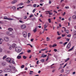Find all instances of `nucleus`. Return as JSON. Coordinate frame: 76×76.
I'll use <instances>...</instances> for the list:
<instances>
[{
  "label": "nucleus",
  "mask_w": 76,
  "mask_h": 76,
  "mask_svg": "<svg viewBox=\"0 0 76 76\" xmlns=\"http://www.w3.org/2000/svg\"><path fill=\"white\" fill-rule=\"evenodd\" d=\"M22 48L20 47H17L15 48V51H16L17 53H20L22 51Z\"/></svg>",
  "instance_id": "obj_1"
},
{
  "label": "nucleus",
  "mask_w": 76,
  "mask_h": 76,
  "mask_svg": "<svg viewBox=\"0 0 76 76\" xmlns=\"http://www.w3.org/2000/svg\"><path fill=\"white\" fill-rule=\"evenodd\" d=\"M71 46V43L70 42H69L66 46V48H67V49H69V48H70Z\"/></svg>",
  "instance_id": "obj_4"
},
{
  "label": "nucleus",
  "mask_w": 76,
  "mask_h": 76,
  "mask_svg": "<svg viewBox=\"0 0 76 76\" xmlns=\"http://www.w3.org/2000/svg\"><path fill=\"white\" fill-rule=\"evenodd\" d=\"M45 12H46V14L47 15H48V13L49 14V13L50 12V11H46Z\"/></svg>",
  "instance_id": "obj_13"
},
{
  "label": "nucleus",
  "mask_w": 76,
  "mask_h": 76,
  "mask_svg": "<svg viewBox=\"0 0 76 76\" xmlns=\"http://www.w3.org/2000/svg\"><path fill=\"white\" fill-rule=\"evenodd\" d=\"M67 44V42H65L64 44V46H65V45H66V44Z\"/></svg>",
  "instance_id": "obj_30"
},
{
  "label": "nucleus",
  "mask_w": 76,
  "mask_h": 76,
  "mask_svg": "<svg viewBox=\"0 0 76 76\" xmlns=\"http://www.w3.org/2000/svg\"><path fill=\"white\" fill-rule=\"evenodd\" d=\"M3 72V71L2 70H0V73H1Z\"/></svg>",
  "instance_id": "obj_62"
},
{
  "label": "nucleus",
  "mask_w": 76,
  "mask_h": 76,
  "mask_svg": "<svg viewBox=\"0 0 76 76\" xmlns=\"http://www.w3.org/2000/svg\"><path fill=\"white\" fill-rule=\"evenodd\" d=\"M32 19L33 20H35V18H32Z\"/></svg>",
  "instance_id": "obj_64"
},
{
  "label": "nucleus",
  "mask_w": 76,
  "mask_h": 76,
  "mask_svg": "<svg viewBox=\"0 0 76 76\" xmlns=\"http://www.w3.org/2000/svg\"><path fill=\"white\" fill-rule=\"evenodd\" d=\"M12 64H15V62L14 61L12 60Z\"/></svg>",
  "instance_id": "obj_40"
},
{
  "label": "nucleus",
  "mask_w": 76,
  "mask_h": 76,
  "mask_svg": "<svg viewBox=\"0 0 76 76\" xmlns=\"http://www.w3.org/2000/svg\"><path fill=\"white\" fill-rule=\"evenodd\" d=\"M67 64H66L64 66L63 68H64V67H66V65Z\"/></svg>",
  "instance_id": "obj_55"
},
{
  "label": "nucleus",
  "mask_w": 76,
  "mask_h": 76,
  "mask_svg": "<svg viewBox=\"0 0 76 76\" xmlns=\"http://www.w3.org/2000/svg\"><path fill=\"white\" fill-rule=\"evenodd\" d=\"M56 71V69H54L52 70V72H54Z\"/></svg>",
  "instance_id": "obj_58"
},
{
  "label": "nucleus",
  "mask_w": 76,
  "mask_h": 76,
  "mask_svg": "<svg viewBox=\"0 0 76 76\" xmlns=\"http://www.w3.org/2000/svg\"><path fill=\"white\" fill-rule=\"evenodd\" d=\"M27 52H28V53H31V50H28L27 51Z\"/></svg>",
  "instance_id": "obj_29"
},
{
  "label": "nucleus",
  "mask_w": 76,
  "mask_h": 76,
  "mask_svg": "<svg viewBox=\"0 0 76 76\" xmlns=\"http://www.w3.org/2000/svg\"><path fill=\"white\" fill-rule=\"evenodd\" d=\"M74 38H76V31L75 32L74 35H73Z\"/></svg>",
  "instance_id": "obj_11"
},
{
  "label": "nucleus",
  "mask_w": 76,
  "mask_h": 76,
  "mask_svg": "<svg viewBox=\"0 0 76 76\" xmlns=\"http://www.w3.org/2000/svg\"><path fill=\"white\" fill-rule=\"evenodd\" d=\"M47 57V55H44V57Z\"/></svg>",
  "instance_id": "obj_63"
},
{
  "label": "nucleus",
  "mask_w": 76,
  "mask_h": 76,
  "mask_svg": "<svg viewBox=\"0 0 76 76\" xmlns=\"http://www.w3.org/2000/svg\"><path fill=\"white\" fill-rule=\"evenodd\" d=\"M33 7H37V4H33Z\"/></svg>",
  "instance_id": "obj_26"
},
{
  "label": "nucleus",
  "mask_w": 76,
  "mask_h": 76,
  "mask_svg": "<svg viewBox=\"0 0 76 76\" xmlns=\"http://www.w3.org/2000/svg\"><path fill=\"white\" fill-rule=\"evenodd\" d=\"M6 57H7V56L6 55L5 56L3 57V59H5V58H6Z\"/></svg>",
  "instance_id": "obj_23"
},
{
  "label": "nucleus",
  "mask_w": 76,
  "mask_h": 76,
  "mask_svg": "<svg viewBox=\"0 0 76 76\" xmlns=\"http://www.w3.org/2000/svg\"><path fill=\"white\" fill-rule=\"evenodd\" d=\"M65 35H66L65 34H62V37H64V36H65Z\"/></svg>",
  "instance_id": "obj_60"
},
{
  "label": "nucleus",
  "mask_w": 76,
  "mask_h": 76,
  "mask_svg": "<svg viewBox=\"0 0 76 76\" xmlns=\"http://www.w3.org/2000/svg\"><path fill=\"white\" fill-rule=\"evenodd\" d=\"M31 42H33V41H34V39H31Z\"/></svg>",
  "instance_id": "obj_57"
},
{
  "label": "nucleus",
  "mask_w": 76,
  "mask_h": 76,
  "mask_svg": "<svg viewBox=\"0 0 76 76\" xmlns=\"http://www.w3.org/2000/svg\"><path fill=\"white\" fill-rule=\"evenodd\" d=\"M48 21H49V23H51V19L49 18L48 20Z\"/></svg>",
  "instance_id": "obj_22"
},
{
  "label": "nucleus",
  "mask_w": 76,
  "mask_h": 76,
  "mask_svg": "<svg viewBox=\"0 0 76 76\" xmlns=\"http://www.w3.org/2000/svg\"><path fill=\"white\" fill-rule=\"evenodd\" d=\"M30 35H31V34H30V33H28V37H30Z\"/></svg>",
  "instance_id": "obj_34"
},
{
  "label": "nucleus",
  "mask_w": 76,
  "mask_h": 76,
  "mask_svg": "<svg viewBox=\"0 0 76 76\" xmlns=\"http://www.w3.org/2000/svg\"><path fill=\"white\" fill-rule=\"evenodd\" d=\"M12 9L14 10H15V9H16V7H15V6L12 7Z\"/></svg>",
  "instance_id": "obj_27"
},
{
  "label": "nucleus",
  "mask_w": 76,
  "mask_h": 76,
  "mask_svg": "<svg viewBox=\"0 0 76 76\" xmlns=\"http://www.w3.org/2000/svg\"><path fill=\"white\" fill-rule=\"evenodd\" d=\"M23 54V52H22L21 53L19 54V55H20V54Z\"/></svg>",
  "instance_id": "obj_51"
},
{
  "label": "nucleus",
  "mask_w": 76,
  "mask_h": 76,
  "mask_svg": "<svg viewBox=\"0 0 76 76\" xmlns=\"http://www.w3.org/2000/svg\"><path fill=\"white\" fill-rule=\"evenodd\" d=\"M56 46H57V44H55L52 46V47H56Z\"/></svg>",
  "instance_id": "obj_20"
},
{
  "label": "nucleus",
  "mask_w": 76,
  "mask_h": 76,
  "mask_svg": "<svg viewBox=\"0 0 76 76\" xmlns=\"http://www.w3.org/2000/svg\"><path fill=\"white\" fill-rule=\"evenodd\" d=\"M23 58H24V59H26V58H27V57H26V56H23Z\"/></svg>",
  "instance_id": "obj_24"
},
{
  "label": "nucleus",
  "mask_w": 76,
  "mask_h": 76,
  "mask_svg": "<svg viewBox=\"0 0 76 76\" xmlns=\"http://www.w3.org/2000/svg\"><path fill=\"white\" fill-rule=\"evenodd\" d=\"M12 45H10L9 48V49L10 50H12Z\"/></svg>",
  "instance_id": "obj_25"
},
{
  "label": "nucleus",
  "mask_w": 76,
  "mask_h": 76,
  "mask_svg": "<svg viewBox=\"0 0 76 76\" xmlns=\"http://www.w3.org/2000/svg\"><path fill=\"white\" fill-rule=\"evenodd\" d=\"M24 66H24V65H22L21 66V68L22 69H23V68H24Z\"/></svg>",
  "instance_id": "obj_35"
},
{
  "label": "nucleus",
  "mask_w": 76,
  "mask_h": 76,
  "mask_svg": "<svg viewBox=\"0 0 76 76\" xmlns=\"http://www.w3.org/2000/svg\"><path fill=\"white\" fill-rule=\"evenodd\" d=\"M44 54H42V56L41 57H43L44 58Z\"/></svg>",
  "instance_id": "obj_48"
},
{
  "label": "nucleus",
  "mask_w": 76,
  "mask_h": 76,
  "mask_svg": "<svg viewBox=\"0 0 76 76\" xmlns=\"http://www.w3.org/2000/svg\"><path fill=\"white\" fill-rule=\"evenodd\" d=\"M69 60H70V58H67L66 59L65 62H67V61H69Z\"/></svg>",
  "instance_id": "obj_14"
},
{
  "label": "nucleus",
  "mask_w": 76,
  "mask_h": 76,
  "mask_svg": "<svg viewBox=\"0 0 76 76\" xmlns=\"http://www.w3.org/2000/svg\"><path fill=\"white\" fill-rule=\"evenodd\" d=\"M30 18H32V17H33V15H31L29 16Z\"/></svg>",
  "instance_id": "obj_59"
},
{
  "label": "nucleus",
  "mask_w": 76,
  "mask_h": 76,
  "mask_svg": "<svg viewBox=\"0 0 76 76\" xmlns=\"http://www.w3.org/2000/svg\"><path fill=\"white\" fill-rule=\"evenodd\" d=\"M41 62H44V59H42L41 60Z\"/></svg>",
  "instance_id": "obj_46"
},
{
  "label": "nucleus",
  "mask_w": 76,
  "mask_h": 76,
  "mask_svg": "<svg viewBox=\"0 0 76 76\" xmlns=\"http://www.w3.org/2000/svg\"><path fill=\"white\" fill-rule=\"evenodd\" d=\"M12 47L13 48H15L16 47V44L15 43H13L12 44Z\"/></svg>",
  "instance_id": "obj_7"
},
{
  "label": "nucleus",
  "mask_w": 76,
  "mask_h": 76,
  "mask_svg": "<svg viewBox=\"0 0 76 76\" xmlns=\"http://www.w3.org/2000/svg\"><path fill=\"white\" fill-rule=\"evenodd\" d=\"M74 47L73 46L71 49H69L68 50V51H72L74 48Z\"/></svg>",
  "instance_id": "obj_16"
},
{
  "label": "nucleus",
  "mask_w": 76,
  "mask_h": 76,
  "mask_svg": "<svg viewBox=\"0 0 76 76\" xmlns=\"http://www.w3.org/2000/svg\"><path fill=\"white\" fill-rule=\"evenodd\" d=\"M48 50V47H46L45 49V51L46 50Z\"/></svg>",
  "instance_id": "obj_49"
},
{
  "label": "nucleus",
  "mask_w": 76,
  "mask_h": 76,
  "mask_svg": "<svg viewBox=\"0 0 76 76\" xmlns=\"http://www.w3.org/2000/svg\"><path fill=\"white\" fill-rule=\"evenodd\" d=\"M49 14L50 15H53V13L52 12H49Z\"/></svg>",
  "instance_id": "obj_45"
},
{
  "label": "nucleus",
  "mask_w": 76,
  "mask_h": 76,
  "mask_svg": "<svg viewBox=\"0 0 76 76\" xmlns=\"http://www.w3.org/2000/svg\"><path fill=\"white\" fill-rule=\"evenodd\" d=\"M19 22H20V23H22V22H23V21L22 20H19Z\"/></svg>",
  "instance_id": "obj_53"
},
{
  "label": "nucleus",
  "mask_w": 76,
  "mask_h": 76,
  "mask_svg": "<svg viewBox=\"0 0 76 76\" xmlns=\"http://www.w3.org/2000/svg\"><path fill=\"white\" fill-rule=\"evenodd\" d=\"M6 63L4 62H3L2 63V65L4 66H6Z\"/></svg>",
  "instance_id": "obj_10"
},
{
  "label": "nucleus",
  "mask_w": 76,
  "mask_h": 76,
  "mask_svg": "<svg viewBox=\"0 0 76 76\" xmlns=\"http://www.w3.org/2000/svg\"><path fill=\"white\" fill-rule=\"evenodd\" d=\"M61 37H58L57 38V39L58 40V39H61Z\"/></svg>",
  "instance_id": "obj_32"
},
{
  "label": "nucleus",
  "mask_w": 76,
  "mask_h": 76,
  "mask_svg": "<svg viewBox=\"0 0 76 76\" xmlns=\"http://www.w3.org/2000/svg\"><path fill=\"white\" fill-rule=\"evenodd\" d=\"M60 44H63V42L61 41L60 42Z\"/></svg>",
  "instance_id": "obj_61"
},
{
  "label": "nucleus",
  "mask_w": 76,
  "mask_h": 76,
  "mask_svg": "<svg viewBox=\"0 0 76 76\" xmlns=\"http://www.w3.org/2000/svg\"><path fill=\"white\" fill-rule=\"evenodd\" d=\"M11 32H12L10 31H7L6 32V34H7V35H11V37H13V34H10Z\"/></svg>",
  "instance_id": "obj_3"
},
{
  "label": "nucleus",
  "mask_w": 76,
  "mask_h": 76,
  "mask_svg": "<svg viewBox=\"0 0 76 76\" xmlns=\"http://www.w3.org/2000/svg\"><path fill=\"white\" fill-rule=\"evenodd\" d=\"M23 32L25 33L23 34L24 37H26V35H27V33L26 32V31H24Z\"/></svg>",
  "instance_id": "obj_9"
},
{
  "label": "nucleus",
  "mask_w": 76,
  "mask_h": 76,
  "mask_svg": "<svg viewBox=\"0 0 76 76\" xmlns=\"http://www.w3.org/2000/svg\"><path fill=\"white\" fill-rule=\"evenodd\" d=\"M2 50H3L2 49L0 48V53H1L2 52Z\"/></svg>",
  "instance_id": "obj_43"
},
{
  "label": "nucleus",
  "mask_w": 76,
  "mask_h": 76,
  "mask_svg": "<svg viewBox=\"0 0 76 76\" xmlns=\"http://www.w3.org/2000/svg\"><path fill=\"white\" fill-rule=\"evenodd\" d=\"M62 68H63V66H61L58 69L59 70L61 69H62Z\"/></svg>",
  "instance_id": "obj_41"
},
{
  "label": "nucleus",
  "mask_w": 76,
  "mask_h": 76,
  "mask_svg": "<svg viewBox=\"0 0 76 76\" xmlns=\"http://www.w3.org/2000/svg\"><path fill=\"white\" fill-rule=\"evenodd\" d=\"M65 32L66 33H67V34H69V31L68 30H66L65 31Z\"/></svg>",
  "instance_id": "obj_21"
},
{
  "label": "nucleus",
  "mask_w": 76,
  "mask_h": 76,
  "mask_svg": "<svg viewBox=\"0 0 76 76\" xmlns=\"http://www.w3.org/2000/svg\"><path fill=\"white\" fill-rule=\"evenodd\" d=\"M26 26H25V25L23 24L22 25H21V28H22V29H25V28H26Z\"/></svg>",
  "instance_id": "obj_6"
},
{
  "label": "nucleus",
  "mask_w": 76,
  "mask_h": 76,
  "mask_svg": "<svg viewBox=\"0 0 76 76\" xmlns=\"http://www.w3.org/2000/svg\"><path fill=\"white\" fill-rule=\"evenodd\" d=\"M24 7L23 6L22 7H19V8H20V9H22V8H23Z\"/></svg>",
  "instance_id": "obj_42"
},
{
  "label": "nucleus",
  "mask_w": 76,
  "mask_h": 76,
  "mask_svg": "<svg viewBox=\"0 0 76 76\" xmlns=\"http://www.w3.org/2000/svg\"><path fill=\"white\" fill-rule=\"evenodd\" d=\"M39 63V61L38 60L37 61V64H38Z\"/></svg>",
  "instance_id": "obj_54"
},
{
  "label": "nucleus",
  "mask_w": 76,
  "mask_h": 76,
  "mask_svg": "<svg viewBox=\"0 0 76 76\" xmlns=\"http://www.w3.org/2000/svg\"><path fill=\"white\" fill-rule=\"evenodd\" d=\"M17 2V1L16 0H14L11 2V4H15Z\"/></svg>",
  "instance_id": "obj_8"
},
{
  "label": "nucleus",
  "mask_w": 76,
  "mask_h": 76,
  "mask_svg": "<svg viewBox=\"0 0 76 76\" xmlns=\"http://www.w3.org/2000/svg\"><path fill=\"white\" fill-rule=\"evenodd\" d=\"M4 19H6V20H8V18H4Z\"/></svg>",
  "instance_id": "obj_39"
},
{
  "label": "nucleus",
  "mask_w": 76,
  "mask_h": 76,
  "mask_svg": "<svg viewBox=\"0 0 76 76\" xmlns=\"http://www.w3.org/2000/svg\"><path fill=\"white\" fill-rule=\"evenodd\" d=\"M9 31H13V28H8Z\"/></svg>",
  "instance_id": "obj_15"
},
{
  "label": "nucleus",
  "mask_w": 76,
  "mask_h": 76,
  "mask_svg": "<svg viewBox=\"0 0 76 76\" xmlns=\"http://www.w3.org/2000/svg\"><path fill=\"white\" fill-rule=\"evenodd\" d=\"M8 20H14V19H12V18H8Z\"/></svg>",
  "instance_id": "obj_17"
},
{
  "label": "nucleus",
  "mask_w": 76,
  "mask_h": 76,
  "mask_svg": "<svg viewBox=\"0 0 76 76\" xmlns=\"http://www.w3.org/2000/svg\"><path fill=\"white\" fill-rule=\"evenodd\" d=\"M72 18L73 19H76V15H73L72 17Z\"/></svg>",
  "instance_id": "obj_18"
},
{
  "label": "nucleus",
  "mask_w": 76,
  "mask_h": 76,
  "mask_svg": "<svg viewBox=\"0 0 76 76\" xmlns=\"http://www.w3.org/2000/svg\"><path fill=\"white\" fill-rule=\"evenodd\" d=\"M64 72V69H62V70L61 71V73H63V72Z\"/></svg>",
  "instance_id": "obj_33"
},
{
  "label": "nucleus",
  "mask_w": 76,
  "mask_h": 76,
  "mask_svg": "<svg viewBox=\"0 0 76 76\" xmlns=\"http://www.w3.org/2000/svg\"><path fill=\"white\" fill-rule=\"evenodd\" d=\"M0 39V42H2V41H3V39L1 38Z\"/></svg>",
  "instance_id": "obj_36"
},
{
  "label": "nucleus",
  "mask_w": 76,
  "mask_h": 76,
  "mask_svg": "<svg viewBox=\"0 0 76 76\" xmlns=\"http://www.w3.org/2000/svg\"><path fill=\"white\" fill-rule=\"evenodd\" d=\"M40 3H42V2H44V0H40Z\"/></svg>",
  "instance_id": "obj_44"
},
{
  "label": "nucleus",
  "mask_w": 76,
  "mask_h": 76,
  "mask_svg": "<svg viewBox=\"0 0 76 76\" xmlns=\"http://www.w3.org/2000/svg\"><path fill=\"white\" fill-rule=\"evenodd\" d=\"M17 58L18 59H20V58H21V56H18L17 57Z\"/></svg>",
  "instance_id": "obj_12"
},
{
  "label": "nucleus",
  "mask_w": 76,
  "mask_h": 76,
  "mask_svg": "<svg viewBox=\"0 0 76 76\" xmlns=\"http://www.w3.org/2000/svg\"><path fill=\"white\" fill-rule=\"evenodd\" d=\"M67 37H71V35L69 34L67 35Z\"/></svg>",
  "instance_id": "obj_38"
},
{
  "label": "nucleus",
  "mask_w": 76,
  "mask_h": 76,
  "mask_svg": "<svg viewBox=\"0 0 76 76\" xmlns=\"http://www.w3.org/2000/svg\"><path fill=\"white\" fill-rule=\"evenodd\" d=\"M4 41H6V42H7V41H8L9 40V38L7 37H5L4 38Z\"/></svg>",
  "instance_id": "obj_5"
},
{
  "label": "nucleus",
  "mask_w": 76,
  "mask_h": 76,
  "mask_svg": "<svg viewBox=\"0 0 76 76\" xmlns=\"http://www.w3.org/2000/svg\"><path fill=\"white\" fill-rule=\"evenodd\" d=\"M36 10L34 9L32 11L33 13H34V12H35V11Z\"/></svg>",
  "instance_id": "obj_47"
},
{
  "label": "nucleus",
  "mask_w": 76,
  "mask_h": 76,
  "mask_svg": "<svg viewBox=\"0 0 76 76\" xmlns=\"http://www.w3.org/2000/svg\"><path fill=\"white\" fill-rule=\"evenodd\" d=\"M24 19H26V18H27V17L26 16H24Z\"/></svg>",
  "instance_id": "obj_50"
},
{
  "label": "nucleus",
  "mask_w": 76,
  "mask_h": 76,
  "mask_svg": "<svg viewBox=\"0 0 76 76\" xmlns=\"http://www.w3.org/2000/svg\"><path fill=\"white\" fill-rule=\"evenodd\" d=\"M33 31L34 32H35L37 31V29H36V28H35L33 30Z\"/></svg>",
  "instance_id": "obj_37"
},
{
  "label": "nucleus",
  "mask_w": 76,
  "mask_h": 76,
  "mask_svg": "<svg viewBox=\"0 0 76 76\" xmlns=\"http://www.w3.org/2000/svg\"><path fill=\"white\" fill-rule=\"evenodd\" d=\"M54 51H55V52H56L57 51V49H54Z\"/></svg>",
  "instance_id": "obj_52"
},
{
  "label": "nucleus",
  "mask_w": 76,
  "mask_h": 76,
  "mask_svg": "<svg viewBox=\"0 0 76 76\" xmlns=\"http://www.w3.org/2000/svg\"><path fill=\"white\" fill-rule=\"evenodd\" d=\"M22 5H23V4L22 3H20V4H18V6H22Z\"/></svg>",
  "instance_id": "obj_19"
},
{
  "label": "nucleus",
  "mask_w": 76,
  "mask_h": 76,
  "mask_svg": "<svg viewBox=\"0 0 76 76\" xmlns=\"http://www.w3.org/2000/svg\"><path fill=\"white\" fill-rule=\"evenodd\" d=\"M47 41H48L50 40V38H49V37H47Z\"/></svg>",
  "instance_id": "obj_28"
},
{
  "label": "nucleus",
  "mask_w": 76,
  "mask_h": 76,
  "mask_svg": "<svg viewBox=\"0 0 76 76\" xmlns=\"http://www.w3.org/2000/svg\"><path fill=\"white\" fill-rule=\"evenodd\" d=\"M65 8H66V9H69V7H65Z\"/></svg>",
  "instance_id": "obj_56"
},
{
  "label": "nucleus",
  "mask_w": 76,
  "mask_h": 76,
  "mask_svg": "<svg viewBox=\"0 0 76 76\" xmlns=\"http://www.w3.org/2000/svg\"><path fill=\"white\" fill-rule=\"evenodd\" d=\"M44 29H46L47 28V26H46V25L45 24L44 25Z\"/></svg>",
  "instance_id": "obj_31"
},
{
  "label": "nucleus",
  "mask_w": 76,
  "mask_h": 76,
  "mask_svg": "<svg viewBox=\"0 0 76 76\" xmlns=\"http://www.w3.org/2000/svg\"><path fill=\"white\" fill-rule=\"evenodd\" d=\"M6 61H8L9 63H11V62L10 61H11V59L10 58H7L6 59Z\"/></svg>",
  "instance_id": "obj_2"
}]
</instances>
